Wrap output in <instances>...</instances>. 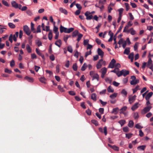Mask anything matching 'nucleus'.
I'll use <instances>...</instances> for the list:
<instances>
[{
    "label": "nucleus",
    "instance_id": "7",
    "mask_svg": "<svg viewBox=\"0 0 153 153\" xmlns=\"http://www.w3.org/2000/svg\"><path fill=\"white\" fill-rule=\"evenodd\" d=\"M101 77L103 78L105 76V74L107 71V69L106 68L104 67L102 68L101 70Z\"/></svg>",
    "mask_w": 153,
    "mask_h": 153
},
{
    "label": "nucleus",
    "instance_id": "63",
    "mask_svg": "<svg viewBox=\"0 0 153 153\" xmlns=\"http://www.w3.org/2000/svg\"><path fill=\"white\" fill-rule=\"evenodd\" d=\"M125 5L126 8V10L127 11L129 10L130 8V7L129 6V4L127 3H125Z\"/></svg>",
    "mask_w": 153,
    "mask_h": 153
},
{
    "label": "nucleus",
    "instance_id": "30",
    "mask_svg": "<svg viewBox=\"0 0 153 153\" xmlns=\"http://www.w3.org/2000/svg\"><path fill=\"white\" fill-rule=\"evenodd\" d=\"M130 34L132 35H134L136 33V32L134 30V29L133 28H130Z\"/></svg>",
    "mask_w": 153,
    "mask_h": 153
},
{
    "label": "nucleus",
    "instance_id": "8",
    "mask_svg": "<svg viewBox=\"0 0 153 153\" xmlns=\"http://www.w3.org/2000/svg\"><path fill=\"white\" fill-rule=\"evenodd\" d=\"M140 105L138 102L135 103L131 107V109L133 111H134Z\"/></svg>",
    "mask_w": 153,
    "mask_h": 153
},
{
    "label": "nucleus",
    "instance_id": "61",
    "mask_svg": "<svg viewBox=\"0 0 153 153\" xmlns=\"http://www.w3.org/2000/svg\"><path fill=\"white\" fill-rule=\"evenodd\" d=\"M13 35L12 34H11L9 36V40L11 43L13 42Z\"/></svg>",
    "mask_w": 153,
    "mask_h": 153
},
{
    "label": "nucleus",
    "instance_id": "49",
    "mask_svg": "<svg viewBox=\"0 0 153 153\" xmlns=\"http://www.w3.org/2000/svg\"><path fill=\"white\" fill-rule=\"evenodd\" d=\"M58 88L59 90L61 92H64V90L63 87H62L61 85H59L58 86Z\"/></svg>",
    "mask_w": 153,
    "mask_h": 153
},
{
    "label": "nucleus",
    "instance_id": "64",
    "mask_svg": "<svg viewBox=\"0 0 153 153\" xmlns=\"http://www.w3.org/2000/svg\"><path fill=\"white\" fill-rule=\"evenodd\" d=\"M152 115V114L151 112H149L146 115V117L148 118H150Z\"/></svg>",
    "mask_w": 153,
    "mask_h": 153
},
{
    "label": "nucleus",
    "instance_id": "14",
    "mask_svg": "<svg viewBox=\"0 0 153 153\" xmlns=\"http://www.w3.org/2000/svg\"><path fill=\"white\" fill-rule=\"evenodd\" d=\"M55 44L59 47L60 48L62 45V42L61 40L59 39L56 41L55 43Z\"/></svg>",
    "mask_w": 153,
    "mask_h": 153
},
{
    "label": "nucleus",
    "instance_id": "54",
    "mask_svg": "<svg viewBox=\"0 0 153 153\" xmlns=\"http://www.w3.org/2000/svg\"><path fill=\"white\" fill-rule=\"evenodd\" d=\"M53 30L55 33H59L58 31V27H57L55 25L54 26Z\"/></svg>",
    "mask_w": 153,
    "mask_h": 153
},
{
    "label": "nucleus",
    "instance_id": "39",
    "mask_svg": "<svg viewBox=\"0 0 153 153\" xmlns=\"http://www.w3.org/2000/svg\"><path fill=\"white\" fill-rule=\"evenodd\" d=\"M118 123L120 124L121 126H122L125 123L126 121L124 120H122L119 121Z\"/></svg>",
    "mask_w": 153,
    "mask_h": 153
},
{
    "label": "nucleus",
    "instance_id": "10",
    "mask_svg": "<svg viewBox=\"0 0 153 153\" xmlns=\"http://www.w3.org/2000/svg\"><path fill=\"white\" fill-rule=\"evenodd\" d=\"M97 53L99 55L102 57L104 56V52L100 48H98L97 49Z\"/></svg>",
    "mask_w": 153,
    "mask_h": 153
},
{
    "label": "nucleus",
    "instance_id": "43",
    "mask_svg": "<svg viewBox=\"0 0 153 153\" xmlns=\"http://www.w3.org/2000/svg\"><path fill=\"white\" fill-rule=\"evenodd\" d=\"M133 116L135 119H137L139 117L138 113L137 112H135L134 113Z\"/></svg>",
    "mask_w": 153,
    "mask_h": 153
},
{
    "label": "nucleus",
    "instance_id": "3",
    "mask_svg": "<svg viewBox=\"0 0 153 153\" xmlns=\"http://www.w3.org/2000/svg\"><path fill=\"white\" fill-rule=\"evenodd\" d=\"M152 108V107L151 106H148L144 108L141 111V114H144L147 112H149Z\"/></svg>",
    "mask_w": 153,
    "mask_h": 153
},
{
    "label": "nucleus",
    "instance_id": "13",
    "mask_svg": "<svg viewBox=\"0 0 153 153\" xmlns=\"http://www.w3.org/2000/svg\"><path fill=\"white\" fill-rule=\"evenodd\" d=\"M121 71H123L122 73V75H123L124 76H125L126 75L129 74V72L128 71H127L125 69H123Z\"/></svg>",
    "mask_w": 153,
    "mask_h": 153
},
{
    "label": "nucleus",
    "instance_id": "20",
    "mask_svg": "<svg viewBox=\"0 0 153 153\" xmlns=\"http://www.w3.org/2000/svg\"><path fill=\"white\" fill-rule=\"evenodd\" d=\"M91 99L94 101L97 100V95L95 93H93L91 95Z\"/></svg>",
    "mask_w": 153,
    "mask_h": 153
},
{
    "label": "nucleus",
    "instance_id": "44",
    "mask_svg": "<svg viewBox=\"0 0 153 153\" xmlns=\"http://www.w3.org/2000/svg\"><path fill=\"white\" fill-rule=\"evenodd\" d=\"M146 146L142 145L139 146L137 147V149H140L141 150H143L146 148Z\"/></svg>",
    "mask_w": 153,
    "mask_h": 153
},
{
    "label": "nucleus",
    "instance_id": "5",
    "mask_svg": "<svg viewBox=\"0 0 153 153\" xmlns=\"http://www.w3.org/2000/svg\"><path fill=\"white\" fill-rule=\"evenodd\" d=\"M85 15L86 17V19L87 20H91L93 18V16L91 14V13L89 11H86L85 13Z\"/></svg>",
    "mask_w": 153,
    "mask_h": 153
},
{
    "label": "nucleus",
    "instance_id": "9",
    "mask_svg": "<svg viewBox=\"0 0 153 153\" xmlns=\"http://www.w3.org/2000/svg\"><path fill=\"white\" fill-rule=\"evenodd\" d=\"M99 130L100 132L102 133H104L105 135H106L107 134V128L106 126L104 127V130L103 131V129L102 128H99Z\"/></svg>",
    "mask_w": 153,
    "mask_h": 153
},
{
    "label": "nucleus",
    "instance_id": "28",
    "mask_svg": "<svg viewBox=\"0 0 153 153\" xmlns=\"http://www.w3.org/2000/svg\"><path fill=\"white\" fill-rule=\"evenodd\" d=\"M59 11L62 13H63L65 14H67V11L65 9H64L62 8H59Z\"/></svg>",
    "mask_w": 153,
    "mask_h": 153
},
{
    "label": "nucleus",
    "instance_id": "51",
    "mask_svg": "<svg viewBox=\"0 0 153 153\" xmlns=\"http://www.w3.org/2000/svg\"><path fill=\"white\" fill-rule=\"evenodd\" d=\"M41 32V26L40 25H39L37 27V31H36V33H40Z\"/></svg>",
    "mask_w": 153,
    "mask_h": 153
},
{
    "label": "nucleus",
    "instance_id": "45",
    "mask_svg": "<svg viewBox=\"0 0 153 153\" xmlns=\"http://www.w3.org/2000/svg\"><path fill=\"white\" fill-rule=\"evenodd\" d=\"M123 130L125 132H128L129 131V129L128 127L126 126L123 128Z\"/></svg>",
    "mask_w": 153,
    "mask_h": 153
},
{
    "label": "nucleus",
    "instance_id": "15",
    "mask_svg": "<svg viewBox=\"0 0 153 153\" xmlns=\"http://www.w3.org/2000/svg\"><path fill=\"white\" fill-rule=\"evenodd\" d=\"M11 4L13 7L16 9L18 8V4L16 3L15 1H12Z\"/></svg>",
    "mask_w": 153,
    "mask_h": 153
},
{
    "label": "nucleus",
    "instance_id": "42",
    "mask_svg": "<svg viewBox=\"0 0 153 153\" xmlns=\"http://www.w3.org/2000/svg\"><path fill=\"white\" fill-rule=\"evenodd\" d=\"M87 67V65L85 63H84L82 67L81 70L82 71H84L85 70Z\"/></svg>",
    "mask_w": 153,
    "mask_h": 153
},
{
    "label": "nucleus",
    "instance_id": "47",
    "mask_svg": "<svg viewBox=\"0 0 153 153\" xmlns=\"http://www.w3.org/2000/svg\"><path fill=\"white\" fill-rule=\"evenodd\" d=\"M117 93H115L113 94L110 96V97L112 99L115 98L117 97Z\"/></svg>",
    "mask_w": 153,
    "mask_h": 153
},
{
    "label": "nucleus",
    "instance_id": "37",
    "mask_svg": "<svg viewBox=\"0 0 153 153\" xmlns=\"http://www.w3.org/2000/svg\"><path fill=\"white\" fill-rule=\"evenodd\" d=\"M124 10L122 8H120L118 10V11H119V16H122V14L123 12V11Z\"/></svg>",
    "mask_w": 153,
    "mask_h": 153
},
{
    "label": "nucleus",
    "instance_id": "35",
    "mask_svg": "<svg viewBox=\"0 0 153 153\" xmlns=\"http://www.w3.org/2000/svg\"><path fill=\"white\" fill-rule=\"evenodd\" d=\"M93 79H96L97 81L99 79V76L97 74H94L93 76Z\"/></svg>",
    "mask_w": 153,
    "mask_h": 153
},
{
    "label": "nucleus",
    "instance_id": "52",
    "mask_svg": "<svg viewBox=\"0 0 153 153\" xmlns=\"http://www.w3.org/2000/svg\"><path fill=\"white\" fill-rule=\"evenodd\" d=\"M73 69L74 71H76L77 69V67L76 63L74 64L73 65Z\"/></svg>",
    "mask_w": 153,
    "mask_h": 153
},
{
    "label": "nucleus",
    "instance_id": "56",
    "mask_svg": "<svg viewBox=\"0 0 153 153\" xmlns=\"http://www.w3.org/2000/svg\"><path fill=\"white\" fill-rule=\"evenodd\" d=\"M68 51L71 53H72L73 52V49L71 46H68L67 48Z\"/></svg>",
    "mask_w": 153,
    "mask_h": 153
},
{
    "label": "nucleus",
    "instance_id": "58",
    "mask_svg": "<svg viewBox=\"0 0 153 153\" xmlns=\"http://www.w3.org/2000/svg\"><path fill=\"white\" fill-rule=\"evenodd\" d=\"M91 122L92 123L95 124L96 126H97L98 125V122L95 120H92Z\"/></svg>",
    "mask_w": 153,
    "mask_h": 153
},
{
    "label": "nucleus",
    "instance_id": "23",
    "mask_svg": "<svg viewBox=\"0 0 153 153\" xmlns=\"http://www.w3.org/2000/svg\"><path fill=\"white\" fill-rule=\"evenodd\" d=\"M119 110V109L118 107L114 108L113 109L112 113H114L115 114H116L117 113Z\"/></svg>",
    "mask_w": 153,
    "mask_h": 153
},
{
    "label": "nucleus",
    "instance_id": "34",
    "mask_svg": "<svg viewBox=\"0 0 153 153\" xmlns=\"http://www.w3.org/2000/svg\"><path fill=\"white\" fill-rule=\"evenodd\" d=\"M134 122L132 120H130L128 124V126L130 128H132L134 125Z\"/></svg>",
    "mask_w": 153,
    "mask_h": 153
},
{
    "label": "nucleus",
    "instance_id": "55",
    "mask_svg": "<svg viewBox=\"0 0 153 153\" xmlns=\"http://www.w3.org/2000/svg\"><path fill=\"white\" fill-rule=\"evenodd\" d=\"M2 2L3 4H4L5 6L7 7L9 6V4L7 1L3 0L2 1Z\"/></svg>",
    "mask_w": 153,
    "mask_h": 153
},
{
    "label": "nucleus",
    "instance_id": "27",
    "mask_svg": "<svg viewBox=\"0 0 153 153\" xmlns=\"http://www.w3.org/2000/svg\"><path fill=\"white\" fill-rule=\"evenodd\" d=\"M107 90L108 92L113 93L114 92V90L111 86L108 88Z\"/></svg>",
    "mask_w": 153,
    "mask_h": 153
},
{
    "label": "nucleus",
    "instance_id": "4",
    "mask_svg": "<svg viewBox=\"0 0 153 153\" xmlns=\"http://www.w3.org/2000/svg\"><path fill=\"white\" fill-rule=\"evenodd\" d=\"M147 66L149 68L153 71V64L151 58L149 59L148 61L147 64Z\"/></svg>",
    "mask_w": 153,
    "mask_h": 153
},
{
    "label": "nucleus",
    "instance_id": "21",
    "mask_svg": "<svg viewBox=\"0 0 153 153\" xmlns=\"http://www.w3.org/2000/svg\"><path fill=\"white\" fill-rule=\"evenodd\" d=\"M74 29V28L73 27H71L69 28H66V30H65V33H69L73 31Z\"/></svg>",
    "mask_w": 153,
    "mask_h": 153
},
{
    "label": "nucleus",
    "instance_id": "18",
    "mask_svg": "<svg viewBox=\"0 0 153 153\" xmlns=\"http://www.w3.org/2000/svg\"><path fill=\"white\" fill-rule=\"evenodd\" d=\"M19 34V33L18 32H16L15 33V34H14L13 36V40L16 42L17 41V38L18 37V35Z\"/></svg>",
    "mask_w": 153,
    "mask_h": 153
},
{
    "label": "nucleus",
    "instance_id": "25",
    "mask_svg": "<svg viewBox=\"0 0 153 153\" xmlns=\"http://www.w3.org/2000/svg\"><path fill=\"white\" fill-rule=\"evenodd\" d=\"M34 24L32 22L31 23V30L34 33H36V31L34 27Z\"/></svg>",
    "mask_w": 153,
    "mask_h": 153
},
{
    "label": "nucleus",
    "instance_id": "46",
    "mask_svg": "<svg viewBox=\"0 0 153 153\" xmlns=\"http://www.w3.org/2000/svg\"><path fill=\"white\" fill-rule=\"evenodd\" d=\"M82 36L83 35L81 33H79L78 34V38L77 39V40L78 42H79Z\"/></svg>",
    "mask_w": 153,
    "mask_h": 153
},
{
    "label": "nucleus",
    "instance_id": "1",
    "mask_svg": "<svg viewBox=\"0 0 153 153\" xmlns=\"http://www.w3.org/2000/svg\"><path fill=\"white\" fill-rule=\"evenodd\" d=\"M23 29L25 33L28 36H29L31 33V31L29 27L27 25L23 26Z\"/></svg>",
    "mask_w": 153,
    "mask_h": 153
},
{
    "label": "nucleus",
    "instance_id": "48",
    "mask_svg": "<svg viewBox=\"0 0 153 153\" xmlns=\"http://www.w3.org/2000/svg\"><path fill=\"white\" fill-rule=\"evenodd\" d=\"M105 80L108 83H111L112 82V79L107 77L105 79Z\"/></svg>",
    "mask_w": 153,
    "mask_h": 153
},
{
    "label": "nucleus",
    "instance_id": "57",
    "mask_svg": "<svg viewBox=\"0 0 153 153\" xmlns=\"http://www.w3.org/2000/svg\"><path fill=\"white\" fill-rule=\"evenodd\" d=\"M59 68L60 65H57L56 67V72L57 73H59Z\"/></svg>",
    "mask_w": 153,
    "mask_h": 153
},
{
    "label": "nucleus",
    "instance_id": "6",
    "mask_svg": "<svg viewBox=\"0 0 153 153\" xmlns=\"http://www.w3.org/2000/svg\"><path fill=\"white\" fill-rule=\"evenodd\" d=\"M116 62V61L115 59H112L108 66V68H113L114 67Z\"/></svg>",
    "mask_w": 153,
    "mask_h": 153
},
{
    "label": "nucleus",
    "instance_id": "41",
    "mask_svg": "<svg viewBox=\"0 0 153 153\" xmlns=\"http://www.w3.org/2000/svg\"><path fill=\"white\" fill-rule=\"evenodd\" d=\"M78 33V31L77 30H75L72 33V36L73 37H75Z\"/></svg>",
    "mask_w": 153,
    "mask_h": 153
},
{
    "label": "nucleus",
    "instance_id": "36",
    "mask_svg": "<svg viewBox=\"0 0 153 153\" xmlns=\"http://www.w3.org/2000/svg\"><path fill=\"white\" fill-rule=\"evenodd\" d=\"M39 80L41 82H42V83H45L46 81V79L44 77H41L40 78Z\"/></svg>",
    "mask_w": 153,
    "mask_h": 153
},
{
    "label": "nucleus",
    "instance_id": "40",
    "mask_svg": "<svg viewBox=\"0 0 153 153\" xmlns=\"http://www.w3.org/2000/svg\"><path fill=\"white\" fill-rule=\"evenodd\" d=\"M8 25L11 28H14L16 27L15 25L14 24L11 23H9Z\"/></svg>",
    "mask_w": 153,
    "mask_h": 153
},
{
    "label": "nucleus",
    "instance_id": "62",
    "mask_svg": "<svg viewBox=\"0 0 153 153\" xmlns=\"http://www.w3.org/2000/svg\"><path fill=\"white\" fill-rule=\"evenodd\" d=\"M123 71H119V70L118 71L116 74L118 77H119L122 75V74L121 72H122Z\"/></svg>",
    "mask_w": 153,
    "mask_h": 153
},
{
    "label": "nucleus",
    "instance_id": "38",
    "mask_svg": "<svg viewBox=\"0 0 153 153\" xmlns=\"http://www.w3.org/2000/svg\"><path fill=\"white\" fill-rule=\"evenodd\" d=\"M133 134L131 133H128L126 134V137L128 139H129L132 136Z\"/></svg>",
    "mask_w": 153,
    "mask_h": 153
},
{
    "label": "nucleus",
    "instance_id": "33",
    "mask_svg": "<svg viewBox=\"0 0 153 153\" xmlns=\"http://www.w3.org/2000/svg\"><path fill=\"white\" fill-rule=\"evenodd\" d=\"M140 89V88L139 86L138 85H137L133 89V93H134L137 91V90Z\"/></svg>",
    "mask_w": 153,
    "mask_h": 153
},
{
    "label": "nucleus",
    "instance_id": "16",
    "mask_svg": "<svg viewBox=\"0 0 153 153\" xmlns=\"http://www.w3.org/2000/svg\"><path fill=\"white\" fill-rule=\"evenodd\" d=\"M25 79L28 82H32L33 81V79L31 77L28 76H26L25 77Z\"/></svg>",
    "mask_w": 153,
    "mask_h": 153
},
{
    "label": "nucleus",
    "instance_id": "53",
    "mask_svg": "<svg viewBox=\"0 0 153 153\" xmlns=\"http://www.w3.org/2000/svg\"><path fill=\"white\" fill-rule=\"evenodd\" d=\"M112 149L115 151H118L119 150V148L115 145L113 146Z\"/></svg>",
    "mask_w": 153,
    "mask_h": 153
},
{
    "label": "nucleus",
    "instance_id": "22",
    "mask_svg": "<svg viewBox=\"0 0 153 153\" xmlns=\"http://www.w3.org/2000/svg\"><path fill=\"white\" fill-rule=\"evenodd\" d=\"M127 108L126 106H124L123 107L120 109V113L121 114L124 113L125 111L126 110Z\"/></svg>",
    "mask_w": 153,
    "mask_h": 153
},
{
    "label": "nucleus",
    "instance_id": "12",
    "mask_svg": "<svg viewBox=\"0 0 153 153\" xmlns=\"http://www.w3.org/2000/svg\"><path fill=\"white\" fill-rule=\"evenodd\" d=\"M139 81L138 79H137L134 80H132L131 81L130 83L131 85H135L139 82Z\"/></svg>",
    "mask_w": 153,
    "mask_h": 153
},
{
    "label": "nucleus",
    "instance_id": "32",
    "mask_svg": "<svg viewBox=\"0 0 153 153\" xmlns=\"http://www.w3.org/2000/svg\"><path fill=\"white\" fill-rule=\"evenodd\" d=\"M66 30V28L63 27L62 25H61L60 28V32L61 33L64 32L65 33V30Z\"/></svg>",
    "mask_w": 153,
    "mask_h": 153
},
{
    "label": "nucleus",
    "instance_id": "19",
    "mask_svg": "<svg viewBox=\"0 0 153 153\" xmlns=\"http://www.w3.org/2000/svg\"><path fill=\"white\" fill-rule=\"evenodd\" d=\"M134 53L133 52L131 53L128 56V58L131 59V62H133L134 59Z\"/></svg>",
    "mask_w": 153,
    "mask_h": 153
},
{
    "label": "nucleus",
    "instance_id": "60",
    "mask_svg": "<svg viewBox=\"0 0 153 153\" xmlns=\"http://www.w3.org/2000/svg\"><path fill=\"white\" fill-rule=\"evenodd\" d=\"M10 65L11 67H13L15 65V62L14 60H13L10 62Z\"/></svg>",
    "mask_w": 153,
    "mask_h": 153
},
{
    "label": "nucleus",
    "instance_id": "26",
    "mask_svg": "<svg viewBox=\"0 0 153 153\" xmlns=\"http://www.w3.org/2000/svg\"><path fill=\"white\" fill-rule=\"evenodd\" d=\"M53 35L52 32L51 30L50 31L48 34V38L50 40H51L52 38Z\"/></svg>",
    "mask_w": 153,
    "mask_h": 153
},
{
    "label": "nucleus",
    "instance_id": "24",
    "mask_svg": "<svg viewBox=\"0 0 153 153\" xmlns=\"http://www.w3.org/2000/svg\"><path fill=\"white\" fill-rule=\"evenodd\" d=\"M130 48H126L124 51V53L128 55L130 52Z\"/></svg>",
    "mask_w": 153,
    "mask_h": 153
},
{
    "label": "nucleus",
    "instance_id": "59",
    "mask_svg": "<svg viewBox=\"0 0 153 153\" xmlns=\"http://www.w3.org/2000/svg\"><path fill=\"white\" fill-rule=\"evenodd\" d=\"M138 43L136 42L134 46V51L137 50L138 47Z\"/></svg>",
    "mask_w": 153,
    "mask_h": 153
},
{
    "label": "nucleus",
    "instance_id": "11",
    "mask_svg": "<svg viewBox=\"0 0 153 153\" xmlns=\"http://www.w3.org/2000/svg\"><path fill=\"white\" fill-rule=\"evenodd\" d=\"M136 96L134 95L131 97H129L128 99V101L129 103L131 104L135 100V99Z\"/></svg>",
    "mask_w": 153,
    "mask_h": 153
},
{
    "label": "nucleus",
    "instance_id": "31",
    "mask_svg": "<svg viewBox=\"0 0 153 153\" xmlns=\"http://www.w3.org/2000/svg\"><path fill=\"white\" fill-rule=\"evenodd\" d=\"M26 49L28 53H30L31 52V49L28 44L26 45Z\"/></svg>",
    "mask_w": 153,
    "mask_h": 153
},
{
    "label": "nucleus",
    "instance_id": "50",
    "mask_svg": "<svg viewBox=\"0 0 153 153\" xmlns=\"http://www.w3.org/2000/svg\"><path fill=\"white\" fill-rule=\"evenodd\" d=\"M125 41L123 39H121L119 41L118 44L120 45L121 44H122Z\"/></svg>",
    "mask_w": 153,
    "mask_h": 153
},
{
    "label": "nucleus",
    "instance_id": "29",
    "mask_svg": "<svg viewBox=\"0 0 153 153\" xmlns=\"http://www.w3.org/2000/svg\"><path fill=\"white\" fill-rule=\"evenodd\" d=\"M35 42L36 44L37 45L38 47H39L42 45V42L39 40H36L35 41Z\"/></svg>",
    "mask_w": 153,
    "mask_h": 153
},
{
    "label": "nucleus",
    "instance_id": "17",
    "mask_svg": "<svg viewBox=\"0 0 153 153\" xmlns=\"http://www.w3.org/2000/svg\"><path fill=\"white\" fill-rule=\"evenodd\" d=\"M153 93L152 92H150L146 96L145 98L146 100H149L150 97L152 96L153 95Z\"/></svg>",
    "mask_w": 153,
    "mask_h": 153
},
{
    "label": "nucleus",
    "instance_id": "2",
    "mask_svg": "<svg viewBox=\"0 0 153 153\" xmlns=\"http://www.w3.org/2000/svg\"><path fill=\"white\" fill-rule=\"evenodd\" d=\"M105 61H103L102 59H100L96 65V67L97 69L100 68L102 65H105Z\"/></svg>",
    "mask_w": 153,
    "mask_h": 153
}]
</instances>
